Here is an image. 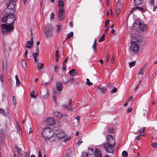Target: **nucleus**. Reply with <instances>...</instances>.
<instances>
[{"label":"nucleus","mask_w":157,"mask_h":157,"mask_svg":"<svg viewBox=\"0 0 157 157\" xmlns=\"http://www.w3.org/2000/svg\"><path fill=\"white\" fill-rule=\"evenodd\" d=\"M107 141L103 144L105 150L108 153H113L115 151L114 147L116 142L113 137L111 135H108L107 137Z\"/></svg>","instance_id":"obj_1"},{"label":"nucleus","mask_w":157,"mask_h":157,"mask_svg":"<svg viewBox=\"0 0 157 157\" xmlns=\"http://www.w3.org/2000/svg\"><path fill=\"white\" fill-rule=\"evenodd\" d=\"M42 134L46 142L54 136L53 130L49 128H44L42 132Z\"/></svg>","instance_id":"obj_2"},{"label":"nucleus","mask_w":157,"mask_h":157,"mask_svg":"<svg viewBox=\"0 0 157 157\" xmlns=\"http://www.w3.org/2000/svg\"><path fill=\"white\" fill-rule=\"evenodd\" d=\"M1 28L2 29V33L3 35L6 34L14 29V26L12 24L6 25L2 24Z\"/></svg>","instance_id":"obj_3"},{"label":"nucleus","mask_w":157,"mask_h":157,"mask_svg":"<svg viewBox=\"0 0 157 157\" xmlns=\"http://www.w3.org/2000/svg\"><path fill=\"white\" fill-rule=\"evenodd\" d=\"M139 46L136 42H131L130 49L132 52L138 53L139 52Z\"/></svg>","instance_id":"obj_4"},{"label":"nucleus","mask_w":157,"mask_h":157,"mask_svg":"<svg viewBox=\"0 0 157 157\" xmlns=\"http://www.w3.org/2000/svg\"><path fill=\"white\" fill-rule=\"evenodd\" d=\"M52 29L51 25H48L46 28L44 34L47 38L51 37L52 35Z\"/></svg>","instance_id":"obj_5"},{"label":"nucleus","mask_w":157,"mask_h":157,"mask_svg":"<svg viewBox=\"0 0 157 157\" xmlns=\"http://www.w3.org/2000/svg\"><path fill=\"white\" fill-rule=\"evenodd\" d=\"M13 16H14V14L12 13H7L6 15H4L1 19V21L3 23H5L9 19L12 18Z\"/></svg>","instance_id":"obj_6"},{"label":"nucleus","mask_w":157,"mask_h":157,"mask_svg":"<svg viewBox=\"0 0 157 157\" xmlns=\"http://www.w3.org/2000/svg\"><path fill=\"white\" fill-rule=\"evenodd\" d=\"M55 135L58 139H62L66 136V134L61 129L56 131V132Z\"/></svg>","instance_id":"obj_7"},{"label":"nucleus","mask_w":157,"mask_h":157,"mask_svg":"<svg viewBox=\"0 0 157 157\" xmlns=\"http://www.w3.org/2000/svg\"><path fill=\"white\" fill-rule=\"evenodd\" d=\"M107 90V89L105 87L101 86L100 87H98L96 89V92L98 93H102L104 94H105Z\"/></svg>","instance_id":"obj_8"},{"label":"nucleus","mask_w":157,"mask_h":157,"mask_svg":"<svg viewBox=\"0 0 157 157\" xmlns=\"http://www.w3.org/2000/svg\"><path fill=\"white\" fill-rule=\"evenodd\" d=\"M135 24L138 25L140 30L142 31H146L147 29V26L141 22H139L138 24L137 23H135Z\"/></svg>","instance_id":"obj_9"},{"label":"nucleus","mask_w":157,"mask_h":157,"mask_svg":"<svg viewBox=\"0 0 157 157\" xmlns=\"http://www.w3.org/2000/svg\"><path fill=\"white\" fill-rule=\"evenodd\" d=\"M46 125L50 126L54 124L55 123L54 119L52 117H49L45 120Z\"/></svg>","instance_id":"obj_10"},{"label":"nucleus","mask_w":157,"mask_h":157,"mask_svg":"<svg viewBox=\"0 0 157 157\" xmlns=\"http://www.w3.org/2000/svg\"><path fill=\"white\" fill-rule=\"evenodd\" d=\"M65 11L64 10H59V13H58V16L60 20H63L64 18Z\"/></svg>","instance_id":"obj_11"},{"label":"nucleus","mask_w":157,"mask_h":157,"mask_svg":"<svg viewBox=\"0 0 157 157\" xmlns=\"http://www.w3.org/2000/svg\"><path fill=\"white\" fill-rule=\"evenodd\" d=\"M33 37H32L31 40L27 41L26 45L25 46V48H28L29 49H31L33 47Z\"/></svg>","instance_id":"obj_12"},{"label":"nucleus","mask_w":157,"mask_h":157,"mask_svg":"<svg viewBox=\"0 0 157 157\" xmlns=\"http://www.w3.org/2000/svg\"><path fill=\"white\" fill-rule=\"evenodd\" d=\"M134 37L133 39H135L138 42L141 43L143 41V40L142 38L140 36L137 34H134V36H133Z\"/></svg>","instance_id":"obj_13"},{"label":"nucleus","mask_w":157,"mask_h":157,"mask_svg":"<svg viewBox=\"0 0 157 157\" xmlns=\"http://www.w3.org/2000/svg\"><path fill=\"white\" fill-rule=\"evenodd\" d=\"M94 155L95 157H102L101 151L98 149H95Z\"/></svg>","instance_id":"obj_14"},{"label":"nucleus","mask_w":157,"mask_h":157,"mask_svg":"<svg viewBox=\"0 0 157 157\" xmlns=\"http://www.w3.org/2000/svg\"><path fill=\"white\" fill-rule=\"evenodd\" d=\"M54 116L55 117L59 119L61 118L63 115L62 113L59 112H55L54 113Z\"/></svg>","instance_id":"obj_15"},{"label":"nucleus","mask_w":157,"mask_h":157,"mask_svg":"<svg viewBox=\"0 0 157 157\" xmlns=\"http://www.w3.org/2000/svg\"><path fill=\"white\" fill-rule=\"evenodd\" d=\"M56 88L57 90L59 91L61 90L62 88V84L60 82H58L56 83Z\"/></svg>","instance_id":"obj_16"},{"label":"nucleus","mask_w":157,"mask_h":157,"mask_svg":"<svg viewBox=\"0 0 157 157\" xmlns=\"http://www.w3.org/2000/svg\"><path fill=\"white\" fill-rule=\"evenodd\" d=\"M145 128H143L142 129L138 130L136 133V134H139L140 136H143L144 134V131Z\"/></svg>","instance_id":"obj_17"},{"label":"nucleus","mask_w":157,"mask_h":157,"mask_svg":"<svg viewBox=\"0 0 157 157\" xmlns=\"http://www.w3.org/2000/svg\"><path fill=\"white\" fill-rule=\"evenodd\" d=\"M16 19V18L15 16H13L10 19H9L6 22H9L8 24H12L14 23V21Z\"/></svg>","instance_id":"obj_18"},{"label":"nucleus","mask_w":157,"mask_h":157,"mask_svg":"<svg viewBox=\"0 0 157 157\" xmlns=\"http://www.w3.org/2000/svg\"><path fill=\"white\" fill-rule=\"evenodd\" d=\"M64 6V4L63 1L61 0L59 1L58 2V6L59 7V10H60V8L61 10H63V6Z\"/></svg>","instance_id":"obj_19"},{"label":"nucleus","mask_w":157,"mask_h":157,"mask_svg":"<svg viewBox=\"0 0 157 157\" xmlns=\"http://www.w3.org/2000/svg\"><path fill=\"white\" fill-rule=\"evenodd\" d=\"M133 3L134 5L137 6L141 4L142 1L141 0H134Z\"/></svg>","instance_id":"obj_20"},{"label":"nucleus","mask_w":157,"mask_h":157,"mask_svg":"<svg viewBox=\"0 0 157 157\" xmlns=\"http://www.w3.org/2000/svg\"><path fill=\"white\" fill-rule=\"evenodd\" d=\"M71 154V149H68L66 151L65 153L66 157H70Z\"/></svg>","instance_id":"obj_21"},{"label":"nucleus","mask_w":157,"mask_h":157,"mask_svg":"<svg viewBox=\"0 0 157 157\" xmlns=\"http://www.w3.org/2000/svg\"><path fill=\"white\" fill-rule=\"evenodd\" d=\"M44 66L43 63H38L37 64V68L38 70H41L42 69Z\"/></svg>","instance_id":"obj_22"},{"label":"nucleus","mask_w":157,"mask_h":157,"mask_svg":"<svg viewBox=\"0 0 157 157\" xmlns=\"http://www.w3.org/2000/svg\"><path fill=\"white\" fill-rule=\"evenodd\" d=\"M77 72L74 69H72L69 71V73L71 76H74L77 74Z\"/></svg>","instance_id":"obj_23"},{"label":"nucleus","mask_w":157,"mask_h":157,"mask_svg":"<svg viewBox=\"0 0 157 157\" xmlns=\"http://www.w3.org/2000/svg\"><path fill=\"white\" fill-rule=\"evenodd\" d=\"M14 147L16 150L17 152L18 153H19L20 155H22V154L20 152V151H21V149L19 147L17 144H15Z\"/></svg>","instance_id":"obj_24"},{"label":"nucleus","mask_w":157,"mask_h":157,"mask_svg":"<svg viewBox=\"0 0 157 157\" xmlns=\"http://www.w3.org/2000/svg\"><path fill=\"white\" fill-rule=\"evenodd\" d=\"M96 41V40H95L92 46V48L94 52L96 51L97 44Z\"/></svg>","instance_id":"obj_25"},{"label":"nucleus","mask_w":157,"mask_h":157,"mask_svg":"<svg viewBox=\"0 0 157 157\" xmlns=\"http://www.w3.org/2000/svg\"><path fill=\"white\" fill-rule=\"evenodd\" d=\"M136 8H137V9H138L139 11H140L144 13L145 11V10L142 7L137 6H136Z\"/></svg>","instance_id":"obj_26"},{"label":"nucleus","mask_w":157,"mask_h":157,"mask_svg":"<svg viewBox=\"0 0 157 157\" xmlns=\"http://www.w3.org/2000/svg\"><path fill=\"white\" fill-rule=\"evenodd\" d=\"M15 78L16 81V85L18 86H20V82L18 79V78L17 76V75H16L15 76Z\"/></svg>","instance_id":"obj_27"},{"label":"nucleus","mask_w":157,"mask_h":157,"mask_svg":"<svg viewBox=\"0 0 157 157\" xmlns=\"http://www.w3.org/2000/svg\"><path fill=\"white\" fill-rule=\"evenodd\" d=\"M75 79L73 78H70L67 80V82H70L71 83L74 82L75 81Z\"/></svg>","instance_id":"obj_28"},{"label":"nucleus","mask_w":157,"mask_h":157,"mask_svg":"<svg viewBox=\"0 0 157 157\" xmlns=\"http://www.w3.org/2000/svg\"><path fill=\"white\" fill-rule=\"evenodd\" d=\"M0 113L5 116L6 115V113L3 109H0Z\"/></svg>","instance_id":"obj_29"},{"label":"nucleus","mask_w":157,"mask_h":157,"mask_svg":"<svg viewBox=\"0 0 157 157\" xmlns=\"http://www.w3.org/2000/svg\"><path fill=\"white\" fill-rule=\"evenodd\" d=\"M105 36V34H103L102 35V36L101 37H100L98 41L100 42H102L104 41V37Z\"/></svg>","instance_id":"obj_30"},{"label":"nucleus","mask_w":157,"mask_h":157,"mask_svg":"<svg viewBox=\"0 0 157 157\" xmlns=\"http://www.w3.org/2000/svg\"><path fill=\"white\" fill-rule=\"evenodd\" d=\"M22 66L23 67L25 68L26 67H27L26 62V61L24 60V59H22Z\"/></svg>","instance_id":"obj_31"},{"label":"nucleus","mask_w":157,"mask_h":157,"mask_svg":"<svg viewBox=\"0 0 157 157\" xmlns=\"http://www.w3.org/2000/svg\"><path fill=\"white\" fill-rule=\"evenodd\" d=\"M35 92L34 90H32L31 93L30 95L32 98H35L36 97V96L34 95Z\"/></svg>","instance_id":"obj_32"},{"label":"nucleus","mask_w":157,"mask_h":157,"mask_svg":"<svg viewBox=\"0 0 157 157\" xmlns=\"http://www.w3.org/2000/svg\"><path fill=\"white\" fill-rule=\"evenodd\" d=\"M73 32H71L69 33V34H68L67 36V39H69L70 38L73 36Z\"/></svg>","instance_id":"obj_33"},{"label":"nucleus","mask_w":157,"mask_h":157,"mask_svg":"<svg viewBox=\"0 0 157 157\" xmlns=\"http://www.w3.org/2000/svg\"><path fill=\"white\" fill-rule=\"evenodd\" d=\"M57 29H56V31L57 32L59 33L61 31V26L60 25H56Z\"/></svg>","instance_id":"obj_34"},{"label":"nucleus","mask_w":157,"mask_h":157,"mask_svg":"<svg viewBox=\"0 0 157 157\" xmlns=\"http://www.w3.org/2000/svg\"><path fill=\"white\" fill-rule=\"evenodd\" d=\"M136 63V61H133L130 63H129V66L130 68L135 66Z\"/></svg>","instance_id":"obj_35"},{"label":"nucleus","mask_w":157,"mask_h":157,"mask_svg":"<svg viewBox=\"0 0 157 157\" xmlns=\"http://www.w3.org/2000/svg\"><path fill=\"white\" fill-rule=\"evenodd\" d=\"M12 102L13 103L14 105H15L16 104V100L15 98V97L14 96H13L12 97Z\"/></svg>","instance_id":"obj_36"},{"label":"nucleus","mask_w":157,"mask_h":157,"mask_svg":"<svg viewBox=\"0 0 157 157\" xmlns=\"http://www.w3.org/2000/svg\"><path fill=\"white\" fill-rule=\"evenodd\" d=\"M86 80V84L87 85L89 86H91L93 84V83L91 82H90V80L88 78H87Z\"/></svg>","instance_id":"obj_37"},{"label":"nucleus","mask_w":157,"mask_h":157,"mask_svg":"<svg viewBox=\"0 0 157 157\" xmlns=\"http://www.w3.org/2000/svg\"><path fill=\"white\" fill-rule=\"evenodd\" d=\"M122 155L124 157H126L128 155V153L126 151H124L122 153Z\"/></svg>","instance_id":"obj_38"},{"label":"nucleus","mask_w":157,"mask_h":157,"mask_svg":"<svg viewBox=\"0 0 157 157\" xmlns=\"http://www.w3.org/2000/svg\"><path fill=\"white\" fill-rule=\"evenodd\" d=\"M49 96L48 91L47 90V92L46 94L43 96V98L44 99H47Z\"/></svg>","instance_id":"obj_39"},{"label":"nucleus","mask_w":157,"mask_h":157,"mask_svg":"<svg viewBox=\"0 0 157 157\" xmlns=\"http://www.w3.org/2000/svg\"><path fill=\"white\" fill-rule=\"evenodd\" d=\"M109 55L108 53H107L106 56V62L108 63H109Z\"/></svg>","instance_id":"obj_40"},{"label":"nucleus","mask_w":157,"mask_h":157,"mask_svg":"<svg viewBox=\"0 0 157 157\" xmlns=\"http://www.w3.org/2000/svg\"><path fill=\"white\" fill-rule=\"evenodd\" d=\"M0 80L2 82V84H3L4 83V82L3 78V77L2 75H0Z\"/></svg>","instance_id":"obj_41"},{"label":"nucleus","mask_w":157,"mask_h":157,"mask_svg":"<svg viewBox=\"0 0 157 157\" xmlns=\"http://www.w3.org/2000/svg\"><path fill=\"white\" fill-rule=\"evenodd\" d=\"M63 107L65 108H68L69 110H71V105H65L63 106Z\"/></svg>","instance_id":"obj_42"},{"label":"nucleus","mask_w":157,"mask_h":157,"mask_svg":"<svg viewBox=\"0 0 157 157\" xmlns=\"http://www.w3.org/2000/svg\"><path fill=\"white\" fill-rule=\"evenodd\" d=\"M144 69L142 68L138 73V74L143 75L144 73Z\"/></svg>","instance_id":"obj_43"},{"label":"nucleus","mask_w":157,"mask_h":157,"mask_svg":"<svg viewBox=\"0 0 157 157\" xmlns=\"http://www.w3.org/2000/svg\"><path fill=\"white\" fill-rule=\"evenodd\" d=\"M152 146L153 147L156 148L157 147V144L156 142H153L152 143Z\"/></svg>","instance_id":"obj_44"},{"label":"nucleus","mask_w":157,"mask_h":157,"mask_svg":"<svg viewBox=\"0 0 157 157\" xmlns=\"http://www.w3.org/2000/svg\"><path fill=\"white\" fill-rule=\"evenodd\" d=\"M82 157H87L88 156V154L87 153L82 152Z\"/></svg>","instance_id":"obj_45"},{"label":"nucleus","mask_w":157,"mask_h":157,"mask_svg":"<svg viewBox=\"0 0 157 157\" xmlns=\"http://www.w3.org/2000/svg\"><path fill=\"white\" fill-rule=\"evenodd\" d=\"M108 131L110 133H112L114 132V129L112 128H109L108 129Z\"/></svg>","instance_id":"obj_46"},{"label":"nucleus","mask_w":157,"mask_h":157,"mask_svg":"<svg viewBox=\"0 0 157 157\" xmlns=\"http://www.w3.org/2000/svg\"><path fill=\"white\" fill-rule=\"evenodd\" d=\"M117 90V89L115 87H114L113 89L111 90V92L112 93H114L116 92Z\"/></svg>","instance_id":"obj_47"},{"label":"nucleus","mask_w":157,"mask_h":157,"mask_svg":"<svg viewBox=\"0 0 157 157\" xmlns=\"http://www.w3.org/2000/svg\"><path fill=\"white\" fill-rule=\"evenodd\" d=\"M56 57L57 58H59V51L58 50H56L55 53Z\"/></svg>","instance_id":"obj_48"},{"label":"nucleus","mask_w":157,"mask_h":157,"mask_svg":"<svg viewBox=\"0 0 157 157\" xmlns=\"http://www.w3.org/2000/svg\"><path fill=\"white\" fill-rule=\"evenodd\" d=\"M153 10L154 11L157 8V4L155 5L154 3H153Z\"/></svg>","instance_id":"obj_49"},{"label":"nucleus","mask_w":157,"mask_h":157,"mask_svg":"<svg viewBox=\"0 0 157 157\" xmlns=\"http://www.w3.org/2000/svg\"><path fill=\"white\" fill-rule=\"evenodd\" d=\"M24 155L25 157H29V154L26 151L24 152Z\"/></svg>","instance_id":"obj_50"},{"label":"nucleus","mask_w":157,"mask_h":157,"mask_svg":"<svg viewBox=\"0 0 157 157\" xmlns=\"http://www.w3.org/2000/svg\"><path fill=\"white\" fill-rule=\"evenodd\" d=\"M59 69V67L57 66H55L54 67V70L55 72H57L58 71V70Z\"/></svg>","instance_id":"obj_51"},{"label":"nucleus","mask_w":157,"mask_h":157,"mask_svg":"<svg viewBox=\"0 0 157 157\" xmlns=\"http://www.w3.org/2000/svg\"><path fill=\"white\" fill-rule=\"evenodd\" d=\"M38 55V54H37V53H33V57L34 58H37Z\"/></svg>","instance_id":"obj_52"},{"label":"nucleus","mask_w":157,"mask_h":157,"mask_svg":"<svg viewBox=\"0 0 157 157\" xmlns=\"http://www.w3.org/2000/svg\"><path fill=\"white\" fill-rule=\"evenodd\" d=\"M63 70L65 71L67 70V68L66 67V64H63Z\"/></svg>","instance_id":"obj_53"},{"label":"nucleus","mask_w":157,"mask_h":157,"mask_svg":"<svg viewBox=\"0 0 157 157\" xmlns=\"http://www.w3.org/2000/svg\"><path fill=\"white\" fill-rule=\"evenodd\" d=\"M55 17V14L54 13H52L51 14V19H53Z\"/></svg>","instance_id":"obj_54"},{"label":"nucleus","mask_w":157,"mask_h":157,"mask_svg":"<svg viewBox=\"0 0 157 157\" xmlns=\"http://www.w3.org/2000/svg\"><path fill=\"white\" fill-rule=\"evenodd\" d=\"M38 157H42V155L41 154V151L40 150L38 151Z\"/></svg>","instance_id":"obj_55"},{"label":"nucleus","mask_w":157,"mask_h":157,"mask_svg":"<svg viewBox=\"0 0 157 157\" xmlns=\"http://www.w3.org/2000/svg\"><path fill=\"white\" fill-rule=\"evenodd\" d=\"M75 119L77 120V122L78 123H79L80 121V117L79 116H77L76 117Z\"/></svg>","instance_id":"obj_56"},{"label":"nucleus","mask_w":157,"mask_h":157,"mask_svg":"<svg viewBox=\"0 0 157 157\" xmlns=\"http://www.w3.org/2000/svg\"><path fill=\"white\" fill-rule=\"evenodd\" d=\"M114 61V57L113 56L111 60V63H113Z\"/></svg>","instance_id":"obj_57"},{"label":"nucleus","mask_w":157,"mask_h":157,"mask_svg":"<svg viewBox=\"0 0 157 157\" xmlns=\"http://www.w3.org/2000/svg\"><path fill=\"white\" fill-rule=\"evenodd\" d=\"M113 86V85L111 83H109L108 85V87L109 88H111Z\"/></svg>","instance_id":"obj_58"},{"label":"nucleus","mask_w":157,"mask_h":157,"mask_svg":"<svg viewBox=\"0 0 157 157\" xmlns=\"http://www.w3.org/2000/svg\"><path fill=\"white\" fill-rule=\"evenodd\" d=\"M121 12V10L120 9H118L117 10V15L120 14Z\"/></svg>","instance_id":"obj_59"},{"label":"nucleus","mask_w":157,"mask_h":157,"mask_svg":"<svg viewBox=\"0 0 157 157\" xmlns=\"http://www.w3.org/2000/svg\"><path fill=\"white\" fill-rule=\"evenodd\" d=\"M52 99L54 102H56V96L55 95H53L52 96Z\"/></svg>","instance_id":"obj_60"},{"label":"nucleus","mask_w":157,"mask_h":157,"mask_svg":"<svg viewBox=\"0 0 157 157\" xmlns=\"http://www.w3.org/2000/svg\"><path fill=\"white\" fill-rule=\"evenodd\" d=\"M17 128H18V129L19 130H21V127L20 125L18 123L17 124Z\"/></svg>","instance_id":"obj_61"},{"label":"nucleus","mask_w":157,"mask_h":157,"mask_svg":"<svg viewBox=\"0 0 157 157\" xmlns=\"http://www.w3.org/2000/svg\"><path fill=\"white\" fill-rule=\"evenodd\" d=\"M121 5V2L120 1H118L117 3V6L119 7Z\"/></svg>","instance_id":"obj_62"},{"label":"nucleus","mask_w":157,"mask_h":157,"mask_svg":"<svg viewBox=\"0 0 157 157\" xmlns=\"http://www.w3.org/2000/svg\"><path fill=\"white\" fill-rule=\"evenodd\" d=\"M133 99V97L132 96L130 97L127 101L128 102L129 101H132Z\"/></svg>","instance_id":"obj_63"},{"label":"nucleus","mask_w":157,"mask_h":157,"mask_svg":"<svg viewBox=\"0 0 157 157\" xmlns=\"http://www.w3.org/2000/svg\"><path fill=\"white\" fill-rule=\"evenodd\" d=\"M140 136L139 135L138 136H137L136 137V139L137 140H139L141 139Z\"/></svg>","instance_id":"obj_64"}]
</instances>
